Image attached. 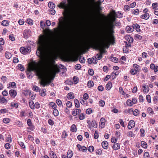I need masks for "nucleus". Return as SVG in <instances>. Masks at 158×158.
<instances>
[{
	"instance_id": "obj_1",
	"label": "nucleus",
	"mask_w": 158,
	"mask_h": 158,
	"mask_svg": "<svg viewBox=\"0 0 158 158\" xmlns=\"http://www.w3.org/2000/svg\"><path fill=\"white\" fill-rule=\"evenodd\" d=\"M64 18L61 17L59 19V20L61 33L64 34H67L69 32L73 24H69V19L65 13L64 14Z\"/></svg>"
},
{
	"instance_id": "obj_2",
	"label": "nucleus",
	"mask_w": 158,
	"mask_h": 158,
	"mask_svg": "<svg viewBox=\"0 0 158 158\" xmlns=\"http://www.w3.org/2000/svg\"><path fill=\"white\" fill-rule=\"evenodd\" d=\"M115 28L114 23H110L109 26L108 28V32L110 35V39L106 37L104 40L102 41V45L104 48L105 47L108 48L110 43H113L114 41V29Z\"/></svg>"
},
{
	"instance_id": "obj_3",
	"label": "nucleus",
	"mask_w": 158,
	"mask_h": 158,
	"mask_svg": "<svg viewBox=\"0 0 158 158\" xmlns=\"http://www.w3.org/2000/svg\"><path fill=\"white\" fill-rule=\"evenodd\" d=\"M51 46L49 44L44 45L41 44L40 46L39 47L36 51V53L38 56L42 59L44 56L46 52H50L52 49Z\"/></svg>"
},
{
	"instance_id": "obj_4",
	"label": "nucleus",
	"mask_w": 158,
	"mask_h": 158,
	"mask_svg": "<svg viewBox=\"0 0 158 158\" xmlns=\"http://www.w3.org/2000/svg\"><path fill=\"white\" fill-rule=\"evenodd\" d=\"M28 71L31 72L33 71L36 72L37 76L40 78L42 79L43 77V75L41 72L39 70L37 67V65H32L30 66L28 69Z\"/></svg>"
},
{
	"instance_id": "obj_5",
	"label": "nucleus",
	"mask_w": 158,
	"mask_h": 158,
	"mask_svg": "<svg viewBox=\"0 0 158 158\" xmlns=\"http://www.w3.org/2000/svg\"><path fill=\"white\" fill-rule=\"evenodd\" d=\"M20 51L21 52L24 54L26 55L28 52H30L31 51V48L30 47L25 48L23 47H21L20 49Z\"/></svg>"
},
{
	"instance_id": "obj_6",
	"label": "nucleus",
	"mask_w": 158,
	"mask_h": 158,
	"mask_svg": "<svg viewBox=\"0 0 158 158\" xmlns=\"http://www.w3.org/2000/svg\"><path fill=\"white\" fill-rule=\"evenodd\" d=\"M54 77V76L50 79H47L45 80L42 79L40 81L41 84L42 85L43 87H45L47 84H49L51 83V81L53 79Z\"/></svg>"
},
{
	"instance_id": "obj_7",
	"label": "nucleus",
	"mask_w": 158,
	"mask_h": 158,
	"mask_svg": "<svg viewBox=\"0 0 158 158\" xmlns=\"http://www.w3.org/2000/svg\"><path fill=\"white\" fill-rule=\"evenodd\" d=\"M87 123L89 126V128L94 127L96 128L97 127L96 122L94 119L91 120H88Z\"/></svg>"
},
{
	"instance_id": "obj_8",
	"label": "nucleus",
	"mask_w": 158,
	"mask_h": 158,
	"mask_svg": "<svg viewBox=\"0 0 158 158\" xmlns=\"http://www.w3.org/2000/svg\"><path fill=\"white\" fill-rule=\"evenodd\" d=\"M27 114L28 116L31 118H32V116L33 115V114L31 112V111H22L20 113V115H21V116H25L26 114Z\"/></svg>"
},
{
	"instance_id": "obj_9",
	"label": "nucleus",
	"mask_w": 158,
	"mask_h": 158,
	"mask_svg": "<svg viewBox=\"0 0 158 158\" xmlns=\"http://www.w3.org/2000/svg\"><path fill=\"white\" fill-rule=\"evenodd\" d=\"M77 146L80 151H82L84 152H85L87 150V148L86 147L84 146H82L79 144H77Z\"/></svg>"
},
{
	"instance_id": "obj_10",
	"label": "nucleus",
	"mask_w": 158,
	"mask_h": 158,
	"mask_svg": "<svg viewBox=\"0 0 158 158\" xmlns=\"http://www.w3.org/2000/svg\"><path fill=\"white\" fill-rule=\"evenodd\" d=\"M30 32L31 31L30 30L28 29L25 30L23 32V35L24 38L26 39L27 38Z\"/></svg>"
},
{
	"instance_id": "obj_11",
	"label": "nucleus",
	"mask_w": 158,
	"mask_h": 158,
	"mask_svg": "<svg viewBox=\"0 0 158 158\" xmlns=\"http://www.w3.org/2000/svg\"><path fill=\"white\" fill-rule=\"evenodd\" d=\"M9 94L12 98H15L17 95V92L15 90L11 89L9 91Z\"/></svg>"
},
{
	"instance_id": "obj_12",
	"label": "nucleus",
	"mask_w": 158,
	"mask_h": 158,
	"mask_svg": "<svg viewBox=\"0 0 158 158\" xmlns=\"http://www.w3.org/2000/svg\"><path fill=\"white\" fill-rule=\"evenodd\" d=\"M135 126V123L134 120H131L130 121L127 126V127L129 129H131L134 127Z\"/></svg>"
},
{
	"instance_id": "obj_13",
	"label": "nucleus",
	"mask_w": 158,
	"mask_h": 158,
	"mask_svg": "<svg viewBox=\"0 0 158 158\" xmlns=\"http://www.w3.org/2000/svg\"><path fill=\"white\" fill-rule=\"evenodd\" d=\"M81 110L78 109H74L72 111V114L73 116H76L80 113Z\"/></svg>"
},
{
	"instance_id": "obj_14",
	"label": "nucleus",
	"mask_w": 158,
	"mask_h": 158,
	"mask_svg": "<svg viewBox=\"0 0 158 158\" xmlns=\"http://www.w3.org/2000/svg\"><path fill=\"white\" fill-rule=\"evenodd\" d=\"M102 148L105 149H107L108 146V143L107 141H104L102 143Z\"/></svg>"
},
{
	"instance_id": "obj_15",
	"label": "nucleus",
	"mask_w": 158,
	"mask_h": 158,
	"mask_svg": "<svg viewBox=\"0 0 158 158\" xmlns=\"http://www.w3.org/2000/svg\"><path fill=\"white\" fill-rule=\"evenodd\" d=\"M105 119H100V126L102 128H103L104 127L106 122Z\"/></svg>"
},
{
	"instance_id": "obj_16",
	"label": "nucleus",
	"mask_w": 158,
	"mask_h": 158,
	"mask_svg": "<svg viewBox=\"0 0 158 158\" xmlns=\"http://www.w3.org/2000/svg\"><path fill=\"white\" fill-rule=\"evenodd\" d=\"M56 70H54V69H52L51 71L52 73L54 75V77L56 73L59 72L60 71V68L58 67L57 65L56 67Z\"/></svg>"
},
{
	"instance_id": "obj_17",
	"label": "nucleus",
	"mask_w": 158,
	"mask_h": 158,
	"mask_svg": "<svg viewBox=\"0 0 158 158\" xmlns=\"http://www.w3.org/2000/svg\"><path fill=\"white\" fill-rule=\"evenodd\" d=\"M133 27L134 29H135L138 32H139L141 31L140 29V26L137 23L133 24Z\"/></svg>"
},
{
	"instance_id": "obj_18",
	"label": "nucleus",
	"mask_w": 158,
	"mask_h": 158,
	"mask_svg": "<svg viewBox=\"0 0 158 158\" xmlns=\"http://www.w3.org/2000/svg\"><path fill=\"white\" fill-rule=\"evenodd\" d=\"M30 151H32L33 153L35 155L36 154V148H35L34 146L32 145L30 146Z\"/></svg>"
},
{
	"instance_id": "obj_19",
	"label": "nucleus",
	"mask_w": 158,
	"mask_h": 158,
	"mask_svg": "<svg viewBox=\"0 0 158 158\" xmlns=\"http://www.w3.org/2000/svg\"><path fill=\"white\" fill-rule=\"evenodd\" d=\"M49 153V156L51 158H57V156L53 151L51 150Z\"/></svg>"
},
{
	"instance_id": "obj_20",
	"label": "nucleus",
	"mask_w": 158,
	"mask_h": 158,
	"mask_svg": "<svg viewBox=\"0 0 158 158\" xmlns=\"http://www.w3.org/2000/svg\"><path fill=\"white\" fill-rule=\"evenodd\" d=\"M112 148L114 150H118L120 148V145L119 143H117L114 144L112 146Z\"/></svg>"
},
{
	"instance_id": "obj_21",
	"label": "nucleus",
	"mask_w": 158,
	"mask_h": 158,
	"mask_svg": "<svg viewBox=\"0 0 158 158\" xmlns=\"http://www.w3.org/2000/svg\"><path fill=\"white\" fill-rule=\"evenodd\" d=\"M112 86V84L111 82L109 81L106 86V89L107 90H110Z\"/></svg>"
},
{
	"instance_id": "obj_22",
	"label": "nucleus",
	"mask_w": 158,
	"mask_h": 158,
	"mask_svg": "<svg viewBox=\"0 0 158 158\" xmlns=\"http://www.w3.org/2000/svg\"><path fill=\"white\" fill-rule=\"evenodd\" d=\"M126 30L128 32L130 33L134 31V28L133 27V26L131 27V26H127L126 27Z\"/></svg>"
},
{
	"instance_id": "obj_23",
	"label": "nucleus",
	"mask_w": 158,
	"mask_h": 158,
	"mask_svg": "<svg viewBox=\"0 0 158 158\" xmlns=\"http://www.w3.org/2000/svg\"><path fill=\"white\" fill-rule=\"evenodd\" d=\"M73 152L71 150H69L67 152V156L68 158H71L73 155Z\"/></svg>"
},
{
	"instance_id": "obj_24",
	"label": "nucleus",
	"mask_w": 158,
	"mask_h": 158,
	"mask_svg": "<svg viewBox=\"0 0 158 158\" xmlns=\"http://www.w3.org/2000/svg\"><path fill=\"white\" fill-rule=\"evenodd\" d=\"M149 17V14L148 13H146L144 15H142L140 18L142 19H148Z\"/></svg>"
},
{
	"instance_id": "obj_25",
	"label": "nucleus",
	"mask_w": 158,
	"mask_h": 158,
	"mask_svg": "<svg viewBox=\"0 0 158 158\" xmlns=\"http://www.w3.org/2000/svg\"><path fill=\"white\" fill-rule=\"evenodd\" d=\"M143 88L144 89L143 91L144 93H148L149 91L148 86L147 85H145L143 86Z\"/></svg>"
},
{
	"instance_id": "obj_26",
	"label": "nucleus",
	"mask_w": 158,
	"mask_h": 158,
	"mask_svg": "<svg viewBox=\"0 0 158 158\" xmlns=\"http://www.w3.org/2000/svg\"><path fill=\"white\" fill-rule=\"evenodd\" d=\"M48 6L51 9H54L55 7V4L52 2H50L48 3Z\"/></svg>"
},
{
	"instance_id": "obj_27",
	"label": "nucleus",
	"mask_w": 158,
	"mask_h": 158,
	"mask_svg": "<svg viewBox=\"0 0 158 158\" xmlns=\"http://www.w3.org/2000/svg\"><path fill=\"white\" fill-rule=\"evenodd\" d=\"M67 97L68 98L73 99L75 97L73 93L72 92H70L68 94Z\"/></svg>"
},
{
	"instance_id": "obj_28",
	"label": "nucleus",
	"mask_w": 158,
	"mask_h": 158,
	"mask_svg": "<svg viewBox=\"0 0 158 158\" xmlns=\"http://www.w3.org/2000/svg\"><path fill=\"white\" fill-rule=\"evenodd\" d=\"M71 130L72 132H75L77 130V128L75 124H73L71 127Z\"/></svg>"
},
{
	"instance_id": "obj_29",
	"label": "nucleus",
	"mask_w": 158,
	"mask_h": 158,
	"mask_svg": "<svg viewBox=\"0 0 158 158\" xmlns=\"http://www.w3.org/2000/svg\"><path fill=\"white\" fill-rule=\"evenodd\" d=\"M29 103L30 107L32 109H34V103L31 100H29Z\"/></svg>"
},
{
	"instance_id": "obj_30",
	"label": "nucleus",
	"mask_w": 158,
	"mask_h": 158,
	"mask_svg": "<svg viewBox=\"0 0 158 158\" xmlns=\"http://www.w3.org/2000/svg\"><path fill=\"white\" fill-rule=\"evenodd\" d=\"M5 57L8 59H10L12 56V54L10 52H6L5 54Z\"/></svg>"
},
{
	"instance_id": "obj_31",
	"label": "nucleus",
	"mask_w": 158,
	"mask_h": 158,
	"mask_svg": "<svg viewBox=\"0 0 158 158\" xmlns=\"http://www.w3.org/2000/svg\"><path fill=\"white\" fill-rule=\"evenodd\" d=\"M74 103L75 107L77 108H79L80 107V103L78 100L77 99H74Z\"/></svg>"
},
{
	"instance_id": "obj_32",
	"label": "nucleus",
	"mask_w": 158,
	"mask_h": 158,
	"mask_svg": "<svg viewBox=\"0 0 158 158\" xmlns=\"http://www.w3.org/2000/svg\"><path fill=\"white\" fill-rule=\"evenodd\" d=\"M50 107H52L54 109H56V105L55 103L53 102H51L49 104Z\"/></svg>"
},
{
	"instance_id": "obj_33",
	"label": "nucleus",
	"mask_w": 158,
	"mask_h": 158,
	"mask_svg": "<svg viewBox=\"0 0 158 158\" xmlns=\"http://www.w3.org/2000/svg\"><path fill=\"white\" fill-rule=\"evenodd\" d=\"M96 155H101L102 153V151L101 149H96L95 151Z\"/></svg>"
},
{
	"instance_id": "obj_34",
	"label": "nucleus",
	"mask_w": 158,
	"mask_h": 158,
	"mask_svg": "<svg viewBox=\"0 0 158 158\" xmlns=\"http://www.w3.org/2000/svg\"><path fill=\"white\" fill-rule=\"evenodd\" d=\"M141 144L142 147L146 149L147 148V144L146 142L144 141H142L141 142Z\"/></svg>"
},
{
	"instance_id": "obj_35",
	"label": "nucleus",
	"mask_w": 158,
	"mask_h": 158,
	"mask_svg": "<svg viewBox=\"0 0 158 158\" xmlns=\"http://www.w3.org/2000/svg\"><path fill=\"white\" fill-rule=\"evenodd\" d=\"M143 158H150V155L148 152H146L144 153Z\"/></svg>"
},
{
	"instance_id": "obj_36",
	"label": "nucleus",
	"mask_w": 158,
	"mask_h": 158,
	"mask_svg": "<svg viewBox=\"0 0 158 158\" xmlns=\"http://www.w3.org/2000/svg\"><path fill=\"white\" fill-rule=\"evenodd\" d=\"M8 22L6 20L3 21L2 23V25L4 26H7L9 25Z\"/></svg>"
},
{
	"instance_id": "obj_37",
	"label": "nucleus",
	"mask_w": 158,
	"mask_h": 158,
	"mask_svg": "<svg viewBox=\"0 0 158 158\" xmlns=\"http://www.w3.org/2000/svg\"><path fill=\"white\" fill-rule=\"evenodd\" d=\"M110 60L111 61L116 63H117L118 62V58L115 57H111Z\"/></svg>"
},
{
	"instance_id": "obj_38",
	"label": "nucleus",
	"mask_w": 158,
	"mask_h": 158,
	"mask_svg": "<svg viewBox=\"0 0 158 158\" xmlns=\"http://www.w3.org/2000/svg\"><path fill=\"white\" fill-rule=\"evenodd\" d=\"M6 141L11 143L12 141V139L10 135H9L6 139Z\"/></svg>"
},
{
	"instance_id": "obj_39",
	"label": "nucleus",
	"mask_w": 158,
	"mask_h": 158,
	"mask_svg": "<svg viewBox=\"0 0 158 158\" xmlns=\"http://www.w3.org/2000/svg\"><path fill=\"white\" fill-rule=\"evenodd\" d=\"M132 13L135 15H137L139 13V10L138 9L136 10H133L132 11Z\"/></svg>"
},
{
	"instance_id": "obj_40",
	"label": "nucleus",
	"mask_w": 158,
	"mask_h": 158,
	"mask_svg": "<svg viewBox=\"0 0 158 158\" xmlns=\"http://www.w3.org/2000/svg\"><path fill=\"white\" fill-rule=\"evenodd\" d=\"M94 85V82L92 81H89L87 83V86L89 87H91Z\"/></svg>"
},
{
	"instance_id": "obj_41",
	"label": "nucleus",
	"mask_w": 158,
	"mask_h": 158,
	"mask_svg": "<svg viewBox=\"0 0 158 158\" xmlns=\"http://www.w3.org/2000/svg\"><path fill=\"white\" fill-rule=\"evenodd\" d=\"M0 102L2 103H4L5 102H7V101L3 97H0Z\"/></svg>"
},
{
	"instance_id": "obj_42",
	"label": "nucleus",
	"mask_w": 158,
	"mask_h": 158,
	"mask_svg": "<svg viewBox=\"0 0 158 158\" xmlns=\"http://www.w3.org/2000/svg\"><path fill=\"white\" fill-rule=\"evenodd\" d=\"M68 136L66 132L65 131H63L61 135L62 138H65Z\"/></svg>"
},
{
	"instance_id": "obj_43",
	"label": "nucleus",
	"mask_w": 158,
	"mask_h": 158,
	"mask_svg": "<svg viewBox=\"0 0 158 158\" xmlns=\"http://www.w3.org/2000/svg\"><path fill=\"white\" fill-rule=\"evenodd\" d=\"M94 147L93 146H90L88 148V151L90 152H92L94 151Z\"/></svg>"
},
{
	"instance_id": "obj_44",
	"label": "nucleus",
	"mask_w": 158,
	"mask_h": 158,
	"mask_svg": "<svg viewBox=\"0 0 158 158\" xmlns=\"http://www.w3.org/2000/svg\"><path fill=\"white\" fill-rule=\"evenodd\" d=\"M18 66L19 69L22 71H24V68L23 66L21 64H19L18 65Z\"/></svg>"
},
{
	"instance_id": "obj_45",
	"label": "nucleus",
	"mask_w": 158,
	"mask_h": 158,
	"mask_svg": "<svg viewBox=\"0 0 158 158\" xmlns=\"http://www.w3.org/2000/svg\"><path fill=\"white\" fill-rule=\"evenodd\" d=\"M19 144L20 146V147L22 148L23 149H25L26 148L24 144V143L22 142H20L19 143Z\"/></svg>"
},
{
	"instance_id": "obj_46",
	"label": "nucleus",
	"mask_w": 158,
	"mask_h": 158,
	"mask_svg": "<svg viewBox=\"0 0 158 158\" xmlns=\"http://www.w3.org/2000/svg\"><path fill=\"white\" fill-rule=\"evenodd\" d=\"M127 106H131L133 105L131 100L130 99L128 100L127 101Z\"/></svg>"
},
{
	"instance_id": "obj_47",
	"label": "nucleus",
	"mask_w": 158,
	"mask_h": 158,
	"mask_svg": "<svg viewBox=\"0 0 158 158\" xmlns=\"http://www.w3.org/2000/svg\"><path fill=\"white\" fill-rule=\"evenodd\" d=\"M9 85L10 84L11 87L12 88H15L16 87V85L15 82H12L10 83V84L9 83Z\"/></svg>"
},
{
	"instance_id": "obj_48",
	"label": "nucleus",
	"mask_w": 158,
	"mask_h": 158,
	"mask_svg": "<svg viewBox=\"0 0 158 158\" xmlns=\"http://www.w3.org/2000/svg\"><path fill=\"white\" fill-rule=\"evenodd\" d=\"M102 55L100 53L97 54L96 56V58L100 60L102 58Z\"/></svg>"
},
{
	"instance_id": "obj_49",
	"label": "nucleus",
	"mask_w": 158,
	"mask_h": 158,
	"mask_svg": "<svg viewBox=\"0 0 158 158\" xmlns=\"http://www.w3.org/2000/svg\"><path fill=\"white\" fill-rule=\"evenodd\" d=\"M10 106L12 107L17 108L18 106V104L17 103H15L14 102H11L10 104Z\"/></svg>"
},
{
	"instance_id": "obj_50",
	"label": "nucleus",
	"mask_w": 158,
	"mask_h": 158,
	"mask_svg": "<svg viewBox=\"0 0 158 158\" xmlns=\"http://www.w3.org/2000/svg\"><path fill=\"white\" fill-rule=\"evenodd\" d=\"M46 89H43L41 91L40 93V94L42 96H44L46 95Z\"/></svg>"
},
{
	"instance_id": "obj_51",
	"label": "nucleus",
	"mask_w": 158,
	"mask_h": 158,
	"mask_svg": "<svg viewBox=\"0 0 158 158\" xmlns=\"http://www.w3.org/2000/svg\"><path fill=\"white\" fill-rule=\"evenodd\" d=\"M133 114L135 116H137L139 114V111L137 109H135V110L133 111Z\"/></svg>"
},
{
	"instance_id": "obj_52",
	"label": "nucleus",
	"mask_w": 158,
	"mask_h": 158,
	"mask_svg": "<svg viewBox=\"0 0 158 158\" xmlns=\"http://www.w3.org/2000/svg\"><path fill=\"white\" fill-rule=\"evenodd\" d=\"M4 147L6 149H9L10 148V145L9 143H6L5 144Z\"/></svg>"
},
{
	"instance_id": "obj_53",
	"label": "nucleus",
	"mask_w": 158,
	"mask_h": 158,
	"mask_svg": "<svg viewBox=\"0 0 158 158\" xmlns=\"http://www.w3.org/2000/svg\"><path fill=\"white\" fill-rule=\"evenodd\" d=\"M147 111L149 114H153V111L151 108H148L147 109Z\"/></svg>"
},
{
	"instance_id": "obj_54",
	"label": "nucleus",
	"mask_w": 158,
	"mask_h": 158,
	"mask_svg": "<svg viewBox=\"0 0 158 158\" xmlns=\"http://www.w3.org/2000/svg\"><path fill=\"white\" fill-rule=\"evenodd\" d=\"M27 22L30 25H32L33 24V22L32 20L30 19H27Z\"/></svg>"
},
{
	"instance_id": "obj_55",
	"label": "nucleus",
	"mask_w": 158,
	"mask_h": 158,
	"mask_svg": "<svg viewBox=\"0 0 158 158\" xmlns=\"http://www.w3.org/2000/svg\"><path fill=\"white\" fill-rule=\"evenodd\" d=\"M137 70L134 69H132L131 70V73L132 75H134L137 73Z\"/></svg>"
},
{
	"instance_id": "obj_56",
	"label": "nucleus",
	"mask_w": 158,
	"mask_h": 158,
	"mask_svg": "<svg viewBox=\"0 0 158 158\" xmlns=\"http://www.w3.org/2000/svg\"><path fill=\"white\" fill-rule=\"evenodd\" d=\"M99 137V135L98 134V132L96 131L95 132L94 134V137L95 139H97Z\"/></svg>"
},
{
	"instance_id": "obj_57",
	"label": "nucleus",
	"mask_w": 158,
	"mask_h": 158,
	"mask_svg": "<svg viewBox=\"0 0 158 158\" xmlns=\"http://www.w3.org/2000/svg\"><path fill=\"white\" fill-rule=\"evenodd\" d=\"M35 107L36 109H39L40 107V105L38 102H36L34 104V108Z\"/></svg>"
},
{
	"instance_id": "obj_58",
	"label": "nucleus",
	"mask_w": 158,
	"mask_h": 158,
	"mask_svg": "<svg viewBox=\"0 0 158 158\" xmlns=\"http://www.w3.org/2000/svg\"><path fill=\"white\" fill-rule=\"evenodd\" d=\"M96 43L94 42H90L88 44L89 46V48H90V47H93L94 46L96 45Z\"/></svg>"
},
{
	"instance_id": "obj_59",
	"label": "nucleus",
	"mask_w": 158,
	"mask_h": 158,
	"mask_svg": "<svg viewBox=\"0 0 158 158\" xmlns=\"http://www.w3.org/2000/svg\"><path fill=\"white\" fill-rule=\"evenodd\" d=\"M53 114L55 116H57L59 114V112L58 110H57L56 109H54L53 111Z\"/></svg>"
},
{
	"instance_id": "obj_60",
	"label": "nucleus",
	"mask_w": 158,
	"mask_h": 158,
	"mask_svg": "<svg viewBox=\"0 0 158 158\" xmlns=\"http://www.w3.org/2000/svg\"><path fill=\"white\" fill-rule=\"evenodd\" d=\"M79 61H80V62L81 63H85V59L84 57L81 56L79 59Z\"/></svg>"
},
{
	"instance_id": "obj_61",
	"label": "nucleus",
	"mask_w": 158,
	"mask_h": 158,
	"mask_svg": "<svg viewBox=\"0 0 158 158\" xmlns=\"http://www.w3.org/2000/svg\"><path fill=\"white\" fill-rule=\"evenodd\" d=\"M99 105L102 107H103L105 104V102L103 100H100L99 102Z\"/></svg>"
},
{
	"instance_id": "obj_62",
	"label": "nucleus",
	"mask_w": 158,
	"mask_h": 158,
	"mask_svg": "<svg viewBox=\"0 0 158 158\" xmlns=\"http://www.w3.org/2000/svg\"><path fill=\"white\" fill-rule=\"evenodd\" d=\"M74 82L75 84H77L78 82V79L76 76H74L73 77Z\"/></svg>"
},
{
	"instance_id": "obj_63",
	"label": "nucleus",
	"mask_w": 158,
	"mask_h": 158,
	"mask_svg": "<svg viewBox=\"0 0 158 158\" xmlns=\"http://www.w3.org/2000/svg\"><path fill=\"white\" fill-rule=\"evenodd\" d=\"M92 112V110L91 108H89L86 110V113L87 114H90Z\"/></svg>"
},
{
	"instance_id": "obj_64",
	"label": "nucleus",
	"mask_w": 158,
	"mask_h": 158,
	"mask_svg": "<svg viewBox=\"0 0 158 158\" xmlns=\"http://www.w3.org/2000/svg\"><path fill=\"white\" fill-rule=\"evenodd\" d=\"M56 103L59 106H61L62 105V102L59 99H57L56 100Z\"/></svg>"
}]
</instances>
